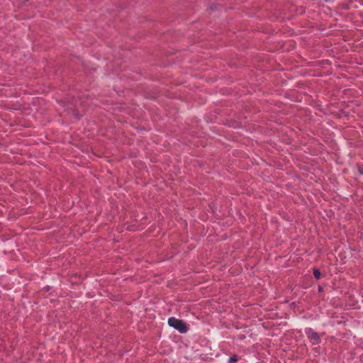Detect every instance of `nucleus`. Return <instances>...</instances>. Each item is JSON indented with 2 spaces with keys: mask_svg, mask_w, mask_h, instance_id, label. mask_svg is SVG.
Returning a JSON list of instances; mask_svg holds the SVG:
<instances>
[{
  "mask_svg": "<svg viewBox=\"0 0 363 363\" xmlns=\"http://www.w3.org/2000/svg\"><path fill=\"white\" fill-rule=\"evenodd\" d=\"M168 324L182 333H186L187 331V328L184 321L182 320L172 317L169 318Z\"/></svg>",
  "mask_w": 363,
  "mask_h": 363,
  "instance_id": "nucleus-1",
  "label": "nucleus"
},
{
  "mask_svg": "<svg viewBox=\"0 0 363 363\" xmlns=\"http://www.w3.org/2000/svg\"><path fill=\"white\" fill-rule=\"evenodd\" d=\"M310 340L313 344H317L320 340V337L317 333L313 332L310 337Z\"/></svg>",
  "mask_w": 363,
  "mask_h": 363,
  "instance_id": "nucleus-2",
  "label": "nucleus"
},
{
  "mask_svg": "<svg viewBox=\"0 0 363 363\" xmlns=\"http://www.w3.org/2000/svg\"><path fill=\"white\" fill-rule=\"evenodd\" d=\"M313 275L316 279H319L320 278V272L318 269H314Z\"/></svg>",
  "mask_w": 363,
  "mask_h": 363,
  "instance_id": "nucleus-3",
  "label": "nucleus"
},
{
  "mask_svg": "<svg viewBox=\"0 0 363 363\" xmlns=\"http://www.w3.org/2000/svg\"><path fill=\"white\" fill-rule=\"evenodd\" d=\"M238 361V357L237 355H233L231 357H230L228 360V363H235Z\"/></svg>",
  "mask_w": 363,
  "mask_h": 363,
  "instance_id": "nucleus-4",
  "label": "nucleus"
},
{
  "mask_svg": "<svg viewBox=\"0 0 363 363\" xmlns=\"http://www.w3.org/2000/svg\"><path fill=\"white\" fill-rule=\"evenodd\" d=\"M318 290L320 291H322V288L321 287H319Z\"/></svg>",
  "mask_w": 363,
  "mask_h": 363,
  "instance_id": "nucleus-5",
  "label": "nucleus"
}]
</instances>
